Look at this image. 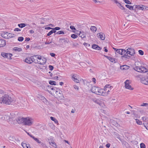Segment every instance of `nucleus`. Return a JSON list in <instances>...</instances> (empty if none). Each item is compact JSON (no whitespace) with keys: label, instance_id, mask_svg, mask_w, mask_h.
<instances>
[{"label":"nucleus","instance_id":"nucleus-45","mask_svg":"<svg viewBox=\"0 0 148 148\" xmlns=\"http://www.w3.org/2000/svg\"><path fill=\"white\" fill-rule=\"evenodd\" d=\"M148 106V103H143L140 106Z\"/></svg>","mask_w":148,"mask_h":148},{"label":"nucleus","instance_id":"nucleus-17","mask_svg":"<svg viewBox=\"0 0 148 148\" xmlns=\"http://www.w3.org/2000/svg\"><path fill=\"white\" fill-rule=\"evenodd\" d=\"M9 141L10 143H16V142L15 141V138L13 136H10L9 138Z\"/></svg>","mask_w":148,"mask_h":148},{"label":"nucleus","instance_id":"nucleus-32","mask_svg":"<svg viewBox=\"0 0 148 148\" xmlns=\"http://www.w3.org/2000/svg\"><path fill=\"white\" fill-rule=\"evenodd\" d=\"M90 29L91 31L95 32L96 31L97 29L96 27L94 26H92L91 27Z\"/></svg>","mask_w":148,"mask_h":148},{"label":"nucleus","instance_id":"nucleus-50","mask_svg":"<svg viewBox=\"0 0 148 148\" xmlns=\"http://www.w3.org/2000/svg\"><path fill=\"white\" fill-rule=\"evenodd\" d=\"M60 28L59 27H56L54 28H53L52 29H55V30H58L60 29Z\"/></svg>","mask_w":148,"mask_h":148},{"label":"nucleus","instance_id":"nucleus-18","mask_svg":"<svg viewBox=\"0 0 148 148\" xmlns=\"http://www.w3.org/2000/svg\"><path fill=\"white\" fill-rule=\"evenodd\" d=\"M92 48L94 49L100 50H101V48L97 45L93 44L92 46Z\"/></svg>","mask_w":148,"mask_h":148},{"label":"nucleus","instance_id":"nucleus-13","mask_svg":"<svg viewBox=\"0 0 148 148\" xmlns=\"http://www.w3.org/2000/svg\"><path fill=\"white\" fill-rule=\"evenodd\" d=\"M97 36L98 38H100L102 40H104L105 39V35L103 33H97Z\"/></svg>","mask_w":148,"mask_h":148},{"label":"nucleus","instance_id":"nucleus-21","mask_svg":"<svg viewBox=\"0 0 148 148\" xmlns=\"http://www.w3.org/2000/svg\"><path fill=\"white\" fill-rule=\"evenodd\" d=\"M6 45L5 40L3 39H0V47H3Z\"/></svg>","mask_w":148,"mask_h":148},{"label":"nucleus","instance_id":"nucleus-62","mask_svg":"<svg viewBox=\"0 0 148 148\" xmlns=\"http://www.w3.org/2000/svg\"><path fill=\"white\" fill-rule=\"evenodd\" d=\"M110 145L109 143H108L106 145V147L108 148H109Z\"/></svg>","mask_w":148,"mask_h":148},{"label":"nucleus","instance_id":"nucleus-9","mask_svg":"<svg viewBox=\"0 0 148 148\" xmlns=\"http://www.w3.org/2000/svg\"><path fill=\"white\" fill-rule=\"evenodd\" d=\"M127 52L130 55H133L135 53L134 49L132 48H128L127 49Z\"/></svg>","mask_w":148,"mask_h":148},{"label":"nucleus","instance_id":"nucleus-56","mask_svg":"<svg viewBox=\"0 0 148 148\" xmlns=\"http://www.w3.org/2000/svg\"><path fill=\"white\" fill-rule=\"evenodd\" d=\"M53 28H52L50 27H45V29H52Z\"/></svg>","mask_w":148,"mask_h":148},{"label":"nucleus","instance_id":"nucleus-22","mask_svg":"<svg viewBox=\"0 0 148 148\" xmlns=\"http://www.w3.org/2000/svg\"><path fill=\"white\" fill-rule=\"evenodd\" d=\"M48 87H50V89H51L52 90H53V92H53V93H56L57 94L58 93H57L58 92V91H57L56 90V89H57L56 88V87L54 88L53 87L50 85V86H47Z\"/></svg>","mask_w":148,"mask_h":148},{"label":"nucleus","instance_id":"nucleus-46","mask_svg":"<svg viewBox=\"0 0 148 148\" xmlns=\"http://www.w3.org/2000/svg\"><path fill=\"white\" fill-rule=\"evenodd\" d=\"M123 1H124V2L128 4H131V3L130 2V1H129V0H123Z\"/></svg>","mask_w":148,"mask_h":148},{"label":"nucleus","instance_id":"nucleus-2","mask_svg":"<svg viewBox=\"0 0 148 148\" xmlns=\"http://www.w3.org/2000/svg\"><path fill=\"white\" fill-rule=\"evenodd\" d=\"M91 91L93 93L99 95H102L103 92V90L100 89L99 87L96 86L92 87Z\"/></svg>","mask_w":148,"mask_h":148},{"label":"nucleus","instance_id":"nucleus-34","mask_svg":"<svg viewBox=\"0 0 148 148\" xmlns=\"http://www.w3.org/2000/svg\"><path fill=\"white\" fill-rule=\"evenodd\" d=\"M134 6L135 7V11L136 10V9L137 8L138 10H141L142 8V6H140L139 5H134Z\"/></svg>","mask_w":148,"mask_h":148},{"label":"nucleus","instance_id":"nucleus-31","mask_svg":"<svg viewBox=\"0 0 148 148\" xmlns=\"http://www.w3.org/2000/svg\"><path fill=\"white\" fill-rule=\"evenodd\" d=\"M49 143L53 147H56V144L54 142H53L51 140L50 141H49Z\"/></svg>","mask_w":148,"mask_h":148},{"label":"nucleus","instance_id":"nucleus-37","mask_svg":"<svg viewBox=\"0 0 148 148\" xmlns=\"http://www.w3.org/2000/svg\"><path fill=\"white\" fill-rule=\"evenodd\" d=\"M64 34V32L63 31H60L56 33H55L54 35H55L56 34Z\"/></svg>","mask_w":148,"mask_h":148},{"label":"nucleus","instance_id":"nucleus-19","mask_svg":"<svg viewBox=\"0 0 148 148\" xmlns=\"http://www.w3.org/2000/svg\"><path fill=\"white\" fill-rule=\"evenodd\" d=\"M72 79L75 82L78 83L79 82V80L77 79V75H74L72 76Z\"/></svg>","mask_w":148,"mask_h":148},{"label":"nucleus","instance_id":"nucleus-55","mask_svg":"<svg viewBox=\"0 0 148 148\" xmlns=\"http://www.w3.org/2000/svg\"><path fill=\"white\" fill-rule=\"evenodd\" d=\"M84 45L86 47H88L90 46V45L87 43L84 42Z\"/></svg>","mask_w":148,"mask_h":148},{"label":"nucleus","instance_id":"nucleus-27","mask_svg":"<svg viewBox=\"0 0 148 148\" xmlns=\"http://www.w3.org/2000/svg\"><path fill=\"white\" fill-rule=\"evenodd\" d=\"M6 35L9 38H12V37H14L15 36V35L14 34H12V33H7L6 34Z\"/></svg>","mask_w":148,"mask_h":148},{"label":"nucleus","instance_id":"nucleus-12","mask_svg":"<svg viewBox=\"0 0 148 148\" xmlns=\"http://www.w3.org/2000/svg\"><path fill=\"white\" fill-rule=\"evenodd\" d=\"M141 82L144 84L148 85V77L147 78L142 77L141 79Z\"/></svg>","mask_w":148,"mask_h":148},{"label":"nucleus","instance_id":"nucleus-60","mask_svg":"<svg viewBox=\"0 0 148 148\" xmlns=\"http://www.w3.org/2000/svg\"><path fill=\"white\" fill-rule=\"evenodd\" d=\"M30 40L29 38H26L25 39V41H28Z\"/></svg>","mask_w":148,"mask_h":148},{"label":"nucleus","instance_id":"nucleus-49","mask_svg":"<svg viewBox=\"0 0 148 148\" xmlns=\"http://www.w3.org/2000/svg\"><path fill=\"white\" fill-rule=\"evenodd\" d=\"M49 70H50L52 71V70L53 69V67L51 65H49Z\"/></svg>","mask_w":148,"mask_h":148},{"label":"nucleus","instance_id":"nucleus-4","mask_svg":"<svg viewBox=\"0 0 148 148\" xmlns=\"http://www.w3.org/2000/svg\"><path fill=\"white\" fill-rule=\"evenodd\" d=\"M33 123V120L29 118H25L24 124L25 125L31 126Z\"/></svg>","mask_w":148,"mask_h":148},{"label":"nucleus","instance_id":"nucleus-6","mask_svg":"<svg viewBox=\"0 0 148 148\" xmlns=\"http://www.w3.org/2000/svg\"><path fill=\"white\" fill-rule=\"evenodd\" d=\"M120 54L123 56V57H124L125 58H130V56L128 55V53L125 50L121 49L120 52Z\"/></svg>","mask_w":148,"mask_h":148},{"label":"nucleus","instance_id":"nucleus-47","mask_svg":"<svg viewBox=\"0 0 148 148\" xmlns=\"http://www.w3.org/2000/svg\"><path fill=\"white\" fill-rule=\"evenodd\" d=\"M53 33V31L52 30H51L50 32H49L47 34V36H49L51 35Z\"/></svg>","mask_w":148,"mask_h":148},{"label":"nucleus","instance_id":"nucleus-57","mask_svg":"<svg viewBox=\"0 0 148 148\" xmlns=\"http://www.w3.org/2000/svg\"><path fill=\"white\" fill-rule=\"evenodd\" d=\"M29 32L30 34H33L34 32L32 29H31L29 31Z\"/></svg>","mask_w":148,"mask_h":148},{"label":"nucleus","instance_id":"nucleus-33","mask_svg":"<svg viewBox=\"0 0 148 148\" xmlns=\"http://www.w3.org/2000/svg\"><path fill=\"white\" fill-rule=\"evenodd\" d=\"M112 87V86H110V85L108 84L106 85L104 87V89L105 90H107V88H109L110 89Z\"/></svg>","mask_w":148,"mask_h":148},{"label":"nucleus","instance_id":"nucleus-42","mask_svg":"<svg viewBox=\"0 0 148 148\" xmlns=\"http://www.w3.org/2000/svg\"><path fill=\"white\" fill-rule=\"evenodd\" d=\"M140 148H145V144L143 143H142L140 144Z\"/></svg>","mask_w":148,"mask_h":148},{"label":"nucleus","instance_id":"nucleus-29","mask_svg":"<svg viewBox=\"0 0 148 148\" xmlns=\"http://www.w3.org/2000/svg\"><path fill=\"white\" fill-rule=\"evenodd\" d=\"M125 6L127 8H129L130 10H134V5L133 6H132L131 5H125Z\"/></svg>","mask_w":148,"mask_h":148},{"label":"nucleus","instance_id":"nucleus-40","mask_svg":"<svg viewBox=\"0 0 148 148\" xmlns=\"http://www.w3.org/2000/svg\"><path fill=\"white\" fill-rule=\"evenodd\" d=\"M71 37L73 39H75L77 37V36L75 34H73L71 35Z\"/></svg>","mask_w":148,"mask_h":148},{"label":"nucleus","instance_id":"nucleus-5","mask_svg":"<svg viewBox=\"0 0 148 148\" xmlns=\"http://www.w3.org/2000/svg\"><path fill=\"white\" fill-rule=\"evenodd\" d=\"M1 55L5 58H7L9 59H12L11 57L12 56V54L10 53L2 52L1 53Z\"/></svg>","mask_w":148,"mask_h":148},{"label":"nucleus","instance_id":"nucleus-38","mask_svg":"<svg viewBox=\"0 0 148 148\" xmlns=\"http://www.w3.org/2000/svg\"><path fill=\"white\" fill-rule=\"evenodd\" d=\"M22 145L23 148H28V145H29L28 144H27L26 143H22Z\"/></svg>","mask_w":148,"mask_h":148},{"label":"nucleus","instance_id":"nucleus-39","mask_svg":"<svg viewBox=\"0 0 148 148\" xmlns=\"http://www.w3.org/2000/svg\"><path fill=\"white\" fill-rule=\"evenodd\" d=\"M136 121L138 124L141 125L142 124V122L138 119H135Z\"/></svg>","mask_w":148,"mask_h":148},{"label":"nucleus","instance_id":"nucleus-8","mask_svg":"<svg viewBox=\"0 0 148 148\" xmlns=\"http://www.w3.org/2000/svg\"><path fill=\"white\" fill-rule=\"evenodd\" d=\"M129 83L130 80H127L125 82V87L127 89L130 90H133V88L132 87L131 85L129 84Z\"/></svg>","mask_w":148,"mask_h":148},{"label":"nucleus","instance_id":"nucleus-54","mask_svg":"<svg viewBox=\"0 0 148 148\" xmlns=\"http://www.w3.org/2000/svg\"><path fill=\"white\" fill-rule=\"evenodd\" d=\"M73 87H74V88L75 89L77 90H78L79 89V88H78V86H77L76 85H74L73 86Z\"/></svg>","mask_w":148,"mask_h":148},{"label":"nucleus","instance_id":"nucleus-41","mask_svg":"<svg viewBox=\"0 0 148 148\" xmlns=\"http://www.w3.org/2000/svg\"><path fill=\"white\" fill-rule=\"evenodd\" d=\"M24 38L23 37H19L18 39V41L21 42L23 40Z\"/></svg>","mask_w":148,"mask_h":148},{"label":"nucleus","instance_id":"nucleus-14","mask_svg":"<svg viewBox=\"0 0 148 148\" xmlns=\"http://www.w3.org/2000/svg\"><path fill=\"white\" fill-rule=\"evenodd\" d=\"M25 118L23 117H18L16 121L17 122L20 124H24V120Z\"/></svg>","mask_w":148,"mask_h":148},{"label":"nucleus","instance_id":"nucleus-1","mask_svg":"<svg viewBox=\"0 0 148 148\" xmlns=\"http://www.w3.org/2000/svg\"><path fill=\"white\" fill-rule=\"evenodd\" d=\"M0 101L3 103L7 105L12 104L14 102V101L8 94H5L0 98Z\"/></svg>","mask_w":148,"mask_h":148},{"label":"nucleus","instance_id":"nucleus-15","mask_svg":"<svg viewBox=\"0 0 148 148\" xmlns=\"http://www.w3.org/2000/svg\"><path fill=\"white\" fill-rule=\"evenodd\" d=\"M33 59V57H27L25 60V62L28 64H31L32 62V60Z\"/></svg>","mask_w":148,"mask_h":148},{"label":"nucleus","instance_id":"nucleus-11","mask_svg":"<svg viewBox=\"0 0 148 148\" xmlns=\"http://www.w3.org/2000/svg\"><path fill=\"white\" fill-rule=\"evenodd\" d=\"M46 61L47 60L46 58H41V60H38V61H36V63H38L40 64H44L46 63Z\"/></svg>","mask_w":148,"mask_h":148},{"label":"nucleus","instance_id":"nucleus-44","mask_svg":"<svg viewBox=\"0 0 148 148\" xmlns=\"http://www.w3.org/2000/svg\"><path fill=\"white\" fill-rule=\"evenodd\" d=\"M138 51L139 53L141 55H143L144 54V52L142 50H139Z\"/></svg>","mask_w":148,"mask_h":148},{"label":"nucleus","instance_id":"nucleus-63","mask_svg":"<svg viewBox=\"0 0 148 148\" xmlns=\"http://www.w3.org/2000/svg\"><path fill=\"white\" fill-rule=\"evenodd\" d=\"M144 126H145V127L146 128V129L147 130H148V128H147V127H148L147 124H146V125L145 124H144Z\"/></svg>","mask_w":148,"mask_h":148},{"label":"nucleus","instance_id":"nucleus-64","mask_svg":"<svg viewBox=\"0 0 148 148\" xmlns=\"http://www.w3.org/2000/svg\"><path fill=\"white\" fill-rule=\"evenodd\" d=\"M92 82H94L95 83L96 82H95V81H96V79L95 78H92Z\"/></svg>","mask_w":148,"mask_h":148},{"label":"nucleus","instance_id":"nucleus-52","mask_svg":"<svg viewBox=\"0 0 148 148\" xmlns=\"http://www.w3.org/2000/svg\"><path fill=\"white\" fill-rule=\"evenodd\" d=\"M21 29H19L18 28H15L14 30V31H17V32H19V31H21Z\"/></svg>","mask_w":148,"mask_h":148},{"label":"nucleus","instance_id":"nucleus-61","mask_svg":"<svg viewBox=\"0 0 148 148\" xmlns=\"http://www.w3.org/2000/svg\"><path fill=\"white\" fill-rule=\"evenodd\" d=\"M51 42H47V41H46L45 43V45H47V44H51Z\"/></svg>","mask_w":148,"mask_h":148},{"label":"nucleus","instance_id":"nucleus-28","mask_svg":"<svg viewBox=\"0 0 148 148\" xmlns=\"http://www.w3.org/2000/svg\"><path fill=\"white\" fill-rule=\"evenodd\" d=\"M27 25V24L24 23H21L18 24V26L21 28H23Z\"/></svg>","mask_w":148,"mask_h":148},{"label":"nucleus","instance_id":"nucleus-26","mask_svg":"<svg viewBox=\"0 0 148 148\" xmlns=\"http://www.w3.org/2000/svg\"><path fill=\"white\" fill-rule=\"evenodd\" d=\"M31 138L33 139L37 143L39 144H40L41 143V142L40 141L38 138L35 137L34 136H31Z\"/></svg>","mask_w":148,"mask_h":148},{"label":"nucleus","instance_id":"nucleus-58","mask_svg":"<svg viewBox=\"0 0 148 148\" xmlns=\"http://www.w3.org/2000/svg\"><path fill=\"white\" fill-rule=\"evenodd\" d=\"M50 55L52 57H54L55 56V53H50Z\"/></svg>","mask_w":148,"mask_h":148},{"label":"nucleus","instance_id":"nucleus-16","mask_svg":"<svg viewBox=\"0 0 148 148\" xmlns=\"http://www.w3.org/2000/svg\"><path fill=\"white\" fill-rule=\"evenodd\" d=\"M92 100L94 102L99 105L100 106H102L103 105V104L102 102L98 99H93Z\"/></svg>","mask_w":148,"mask_h":148},{"label":"nucleus","instance_id":"nucleus-48","mask_svg":"<svg viewBox=\"0 0 148 148\" xmlns=\"http://www.w3.org/2000/svg\"><path fill=\"white\" fill-rule=\"evenodd\" d=\"M142 6V10H147V9L148 8V7H145V6Z\"/></svg>","mask_w":148,"mask_h":148},{"label":"nucleus","instance_id":"nucleus-30","mask_svg":"<svg viewBox=\"0 0 148 148\" xmlns=\"http://www.w3.org/2000/svg\"><path fill=\"white\" fill-rule=\"evenodd\" d=\"M50 119L51 120L53 121L56 123L58 124V121L54 117L51 116Z\"/></svg>","mask_w":148,"mask_h":148},{"label":"nucleus","instance_id":"nucleus-20","mask_svg":"<svg viewBox=\"0 0 148 148\" xmlns=\"http://www.w3.org/2000/svg\"><path fill=\"white\" fill-rule=\"evenodd\" d=\"M77 34L82 38H84L86 37L85 33L83 32H79V33Z\"/></svg>","mask_w":148,"mask_h":148},{"label":"nucleus","instance_id":"nucleus-35","mask_svg":"<svg viewBox=\"0 0 148 148\" xmlns=\"http://www.w3.org/2000/svg\"><path fill=\"white\" fill-rule=\"evenodd\" d=\"M113 49L117 53L120 54V52L121 51V49H117L114 48H113Z\"/></svg>","mask_w":148,"mask_h":148},{"label":"nucleus","instance_id":"nucleus-43","mask_svg":"<svg viewBox=\"0 0 148 148\" xmlns=\"http://www.w3.org/2000/svg\"><path fill=\"white\" fill-rule=\"evenodd\" d=\"M142 119L144 121H148V118H147L146 117H143L142 118Z\"/></svg>","mask_w":148,"mask_h":148},{"label":"nucleus","instance_id":"nucleus-36","mask_svg":"<svg viewBox=\"0 0 148 148\" xmlns=\"http://www.w3.org/2000/svg\"><path fill=\"white\" fill-rule=\"evenodd\" d=\"M49 83L52 85H56V82L54 81L50 80L49 81Z\"/></svg>","mask_w":148,"mask_h":148},{"label":"nucleus","instance_id":"nucleus-3","mask_svg":"<svg viewBox=\"0 0 148 148\" xmlns=\"http://www.w3.org/2000/svg\"><path fill=\"white\" fill-rule=\"evenodd\" d=\"M133 69L135 71L142 73H146L148 71L147 69L142 66H136L133 68Z\"/></svg>","mask_w":148,"mask_h":148},{"label":"nucleus","instance_id":"nucleus-53","mask_svg":"<svg viewBox=\"0 0 148 148\" xmlns=\"http://www.w3.org/2000/svg\"><path fill=\"white\" fill-rule=\"evenodd\" d=\"M40 144H41V145H40L42 147H43V148H44V147H45V146L46 145L44 143H42L41 142V143Z\"/></svg>","mask_w":148,"mask_h":148},{"label":"nucleus","instance_id":"nucleus-24","mask_svg":"<svg viewBox=\"0 0 148 148\" xmlns=\"http://www.w3.org/2000/svg\"><path fill=\"white\" fill-rule=\"evenodd\" d=\"M22 50L21 48L18 47H14L13 48V51L16 52H20L22 51Z\"/></svg>","mask_w":148,"mask_h":148},{"label":"nucleus","instance_id":"nucleus-7","mask_svg":"<svg viewBox=\"0 0 148 148\" xmlns=\"http://www.w3.org/2000/svg\"><path fill=\"white\" fill-rule=\"evenodd\" d=\"M119 120L116 119H115L114 120L112 119L110 121V123L116 127H118L120 125L119 124Z\"/></svg>","mask_w":148,"mask_h":148},{"label":"nucleus","instance_id":"nucleus-59","mask_svg":"<svg viewBox=\"0 0 148 148\" xmlns=\"http://www.w3.org/2000/svg\"><path fill=\"white\" fill-rule=\"evenodd\" d=\"M15 141L16 142V143H18L19 142V140L18 139V138H15Z\"/></svg>","mask_w":148,"mask_h":148},{"label":"nucleus","instance_id":"nucleus-51","mask_svg":"<svg viewBox=\"0 0 148 148\" xmlns=\"http://www.w3.org/2000/svg\"><path fill=\"white\" fill-rule=\"evenodd\" d=\"M70 29H71L72 30H75V28L73 26H71L70 27Z\"/></svg>","mask_w":148,"mask_h":148},{"label":"nucleus","instance_id":"nucleus-25","mask_svg":"<svg viewBox=\"0 0 148 148\" xmlns=\"http://www.w3.org/2000/svg\"><path fill=\"white\" fill-rule=\"evenodd\" d=\"M129 66L126 65H123L120 66V69L122 70L127 69Z\"/></svg>","mask_w":148,"mask_h":148},{"label":"nucleus","instance_id":"nucleus-23","mask_svg":"<svg viewBox=\"0 0 148 148\" xmlns=\"http://www.w3.org/2000/svg\"><path fill=\"white\" fill-rule=\"evenodd\" d=\"M108 59H109L112 62L115 63L116 62L115 58L108 56H105Z\"/></svg>","mask_w":148,"mask_h":148},{"label":"nucleus","instance_id":"nucleus-10","mask_svg":"<svg viewBox=\"0 0 148 148\" xmlns=\"http://www.w3.org/2000/svg\"><path fill=\"white\" fill-rule=\"evenodd\" d=\"M32 57H33V59L32 60V62H34L36 63V61H38V60H41V56H40L36 55L32 56Z\"/></svg>","mask_w":148,"mask_h":148}]
</instances>
